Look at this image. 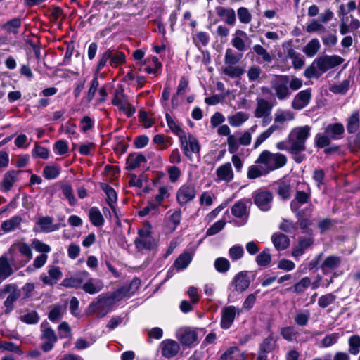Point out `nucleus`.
I'll return each instance as SVG.
<instances>
[{"label": "nucleus", "instance_id": "412c9836", "mask_svg": "<svg viewBox=\"0 0 360 360\" xmlns=\"http://www.w3.org/2000/svg\"><path fill=\"white\" fill-rule=\"evenodd\" d=\"M217 182L225 181L230 182L233 179L234 174L230 162L224 163L220 165L216 169Z\"/></svg>", "mask_w": 360, "mask_h": 360}, {"label": "nucleus", "instance_id": "ddd939ff", "mask_svg": "<svg viewBox=\"0 0 360 360\" xmlns=\"http://www.w3.org/2000/svg\"><path fill=\"white\" fill-rule=\"evenodd\" d=\"M241 309L230 305L221 309L220 326L223 329H229L232 326L236 315H240Z\"/></svg>", "mask_w": 360, "mask_h": 360}, {"label": "nucleus", "instance_id": "052dcab7", "mask_svg": "<svg viewBox=\"0 0 360 360\" xmlns=\"http://www.w3.org/2000/svg\"><path fill=\"white\" fill-rule=\"evenodd\" d=\"M129 289L127 288H121L112 293L107 294L109 299L112 300V304L115 305L116 302L121 300L122 299L127 297Z\"/></svg>", "mask_w": 360, "mask_h": 360}, {"label": "nucleus", "instance_id": "1a4fd4ad", "mask_svg": "<svg viewBox=\"0 0 360 360\" xmlns=\"http://www.w3.org/2000/svg\"><path fill=\"white\" fill-rule=\"evenodd\" d=\"M180 140L184 155L191 159L193 154L200 152V146L198 139L192 134H185Z\"/></svg>", "mask_w": 360, "mask_h": 360}, {"label": "nucleus", "instance_id": "9d476101", "mask_svg": "<svg viewBox=\"0 0 360 360\" xmlns=\"http://www.w3.org/2000/svg\"><path fill=\"white\" fill-rule=\"evenodd\" d=\"M196 195L195 186L191 183H186L180 186L176 192V200L181 206L192 201Z\"/></svg>", "mask_w": 360, "mask_h": 360}, {"label": "nucleus", "instance_id": "aec40b11", "mask_svg": "<svg viewBox=\"0 0 360 360\" xmlns=\"http://www.w3.org/2000/svg\"><path fill=\"white\" fill-rule=\"evenodd\" d=\"M161 354L166 358H172L177 354L180 347L177 342L167 339L163 340L160 344Z\"/></svg>", "mask_w": 360, "mask_h": 360}, {"label": "nucleus", "instance_id": "de8ad7c7", "mask_svg": "<svg viewBox=\"0 0 360 360\" xmlns=\"http://www.w3.org/2000/svg\"><path fill=\"white\" fill-rule=\"evenodd\" d=\"M60 170V167L57 165H46L43 169V176L46 179H54L59 176Z\"/></svg>", "mask_w": 360, "mask_h": 360}, {"label": "nucleus", "instance_id": "ea45409f", "mask_svg": "<svg viewBox=\"0 0 360 360\" xmlns=\"http://www.w3.org/2000/svg\"><path fill=\"white\" fill-rule=\"evenodd\" d=\"M249 118L248 113L239 111L234 115H230L227 117L228 122L232 127H239L246 122Z\"/></svg>", "mask_w": 360, "mask_h": 360}, {"label": "nucleus", "instance_id": "774afa93", "mask_svg": "<svg viewBox=\"0 0 360 360\" xmlns=\"http://www.w3.org/2000/svg\"><path fill=\"white\" fill-rule=\"evenodd\" d=\"M32 246L37 252H41V254L46 255L51 250V247L48 244L44 243L38 239H34L32 240Z\"/></svg>", "mask_w": 360, "mask_h": 360}, {"label": "nucleus", "instance_id": "20e7f679", "mask_svg": "<svg viewBox=\"0 0 360 360\" xmlns=\"http://www.w3.org/2000/svg\"><path fill=\"white\" fill-rule=\"evenodd\" d=\"M8 254L10 262L16 268L25 266L32 257L31 247L23 242L12 245Z\"/></svg>", "mask_w": 360, "mask_h": 360}, {"label": "nucleus", "instance_id": "37998d69", "mask_svg": "<svg viewBox=\"0 0 360 360\" xmlns=\"http://www.w3.org/2000/svg\"><path fill=\"white\" fill-rule=\"evenodd\" d=\"M321 44L317 39H312L303 48V53L308 57H314L319 51Z\"/></svg>", "mask_w": 360, "mask_h": 360}, {"label": "nucleus", "instance_id": "7ed1b4c3", "mask_svg": "<svg viewBox=\"0 0 360 360\" xmlns=\"http://www.w3.org/2000/svg\"><path fill=\"white\" fill-rule=\"evenodd\" d=\"M311 127L309 125L296 127L293 128L289 135L288 141L290 145L289 152L292 154H298L305 150L306 141L309 137Z\"/></svg>", "mask_w": 360, "mask_h": 360}, {"label": "nucleus", "instance_id": "7c9ffc66", "mask_svg": "<svg viewBox=\"0 0 360 360\" xmlns=\"http://www.w3.org/2000/svg\"><path fill=\"white\" fill-rule=\"evenodd\" d=\"M340 262V257L337 256H329L325 259L321 266V268L324 274H328L338 267Z\"/></svg>", "mask_w": 360, "mask_h": 360}, {"label": "nucleus", "instance_id": "3c124183", "mask_svg": "<svg viewBox=\"0 0 360 360\" xmlns=\"http://www.w3.org/2000/svg\"><path fill=\"white\" fill-rule=\"evenodd\" d=\"M267 173L264 166L253 165L248 167L247 175L249 179H254Z\"/></svg>", "mask_w": 360, "mask_h": 360}, {"label": "nucleus", "instance_id": "a211bd4d", "mask_svg": "<svg viewBox=\"0 0 360 360\" xmlns=\"http://www.w3.org/2000/svg\"><path fill=\"white\" fill-rule=\"evenodd\" d=\"M53 221V218L49 216L39 217L37 221V224L39 227V231L44 233H51L58 230L62 226H65V224H61L60 223L55 224Z\"/></svg>", "mask_w": 360, "mask_h": 360}, {"label": "nucleus", "instance_id": "4d7b16f0", "mask_svg": "<svg viewBox=\"0 0 360 360\" xmlns=\"http://www.w3.org/2000/svg\"><path fill=\"white\" fill-rule=\"evenodd\" d=\"M271 261L269 249L264 250L256 257V262L260 266H267Z\"/></svg>", "mask_w": 360, "mask_h": 360}, {"label": "nucleus", "instance_id": "79ce46f5", "mask_svg": "<svg viewBox=\"0 0 360 360\" xmlns=\"http://www.w3.org/2000/svg\"><path fill=\"white\" fill-rule=\"evenodd\" d=\"M21 222L22 218L20 216H14L4 221L1 224V229L6 233L11 232L18 228Z\"/></svg>", "mask_w": 360, "mask_h": 360}, {"label": "nucleus", "instance_id": "13d9d810", "mask_svg": "<svg viewBox=\"0 0 360 360\" xmlns=\"http://www.w3.org/2000/svg\"><path fill=\"white\" fill-rule=\"evenodd\" d=\"M181 220V212L180 210H174L168 217V225L172 231H174L180 224Z\"/></svg>", "mask_w": 360, "mask_h": 360}, {"label": "nucleus", "instance_id": "a878e982", "mask_svg": "<svg viewBox=\"0 0 360 360\" xmlns=\"http://www.w3.org/2000/svg\"><path fill=\"white\" fill-rule=\"evenodd\" d=\"M19 172L8 171L4 176L2 181L0 183V189L2 191H9L14 183L18 181V176Z\"/></svg>", "mask_w": 360, "mask_h": 360}, {"label": "nucleus", "instance_id": "473e14b6", "mask_svg": "<svg viewBox=\"0 0 360 360\" xmlns=\"http://www.w3.org/2000/svg\"><path fill=\"white\" fill-rule=\"evenodd\" d=\"M217 15L221 17L227 24L233 25L236 22V13L231 8L219 7L217 8Z\"/></svg>", "mask_w": 360, "mask_h": 360}, {"label": "nucleus", "instance_id": "c9c22d12", "mask_svg": "<svg viewBox=\"0 0 360 360\" xmlns=\"http://www.w3.org/2000/svg\"><path fill=\"white\" fill-rule=\"evenodd\" d=\"M295 118L294 113L289 110L278 109L274 114V123L283 124Z\"/></svg>", "mask_w": 360, "mask_h": 360}, {"label": "nucleus", "instance_id": "69168bd1", "mask_svg": "<svg viewBox=\"0 0 360 360\" xmlns=\"http://www.w3.org/2000/svg\"><path fill=\"white\" fill-rule=\"evenodd\" d=\"M336 300V296L333 293H328L321 295L318 300V305L321 308H326L333 304Z\"/></svg>", "mask_w": 360, "mask_h": 360}, {"label": "nucleus", "instance_id": "4468645a", "mask_svg": "<svg viewBox=\"0 0 360 360\" xmlns=\"http://www.w3.org/2000/svg\"><path fill=\"white\" fill-rule=\"evenodd\" d=\"M312 98V89L307 88L299 91L293 98L292 108L296 110H301L307 107Z\"/></svg>", "mask_w": 360, "mask_h": 360}, {"label": "nucleus", "instance_id": "6e6d98bb", "mask_svg": "<svg viewBox=\"0 0 360 360\" xmlns=\"http://www.w3.org/2000/svg\"><path fill=\"white\" fill-rule=\"evenodd\" d=\"M305 31L308 33L312 32H325L326 27L323 23L316 19H313L305 27Z\"/></svg>", "mask_w": 360, "mask_h": 360}, {"label": "nucleus", "instance_id": "f8f14e48", "mask_svg": "<svg viewBox=\"0 0 360 360\" xmlns=\"http://www.w3.org/2000/svg\"><path fill=\"white\" fill-rule=\"evenodd\" d=\"M90 274L86 271H78L63 280L61 285L66 288H82Z\"/></svg>", "mask_w": 360, "mask_h": 360}, {"label": "nucleus", "instance_id": "72a5a7b5", "mask_svg": "<svg viewBox=\"0 0 360 360\" xmlns=\"http://www.w3.org/2000/svg\"><path fill=\"white\" fill-rule=\"evenodd\" d=\"M67 309V303L53 305L49 311V319L51 321H56L63 317Z\"/></svg>", "mask_w": 360, "mask_h": 360}, {"label": "nucleus", "instance_id": "338daca9", "mask_svg": "<svg viewBox=\"0 0 360 360\" xmlns=\"http://www.w3.org/2000/svg\"><path fill=\"white\" fill-rule=\"evenodd\" d=\"M288 54L292 59L293 66L295 68H301L304 65V61L303 58L301 57L300 54L297 53L294 49H290Z\"/></svg>", "mask_w": 360, "mask_h": 360}, {"label": "nucleus", "instance_id": "5fc2aeb1", "mask_svg": "<svg viewBox=\"0 0 360 360\" xmlns=\"http://www.w3.org/2000/svg\"><path fill=\"white\" fill-rule=\"evenodd\" d=\"M110 64L112 68H117L125 61V55L123 52L111 50Z\"/></svg>", "mask_w": 360, "mask_h": 360}, {"label": "nucleus", "instance_id": "393cba45", "mask_svg": "<svg viewBox=\"0 0 360 360\" xmlns=\"http://www.w3.org/2000/svg\"><path fill=\"white\" fill-rule=\"evenodd\" d=\"M333 140H338L342 137L345 128L341 123L329 124L324 131Z\"/></svg>", "mask_w": 360, "mask_h": 360}, {"label": "nucleus", "instance_id": "c03bdc74", "mask_svg": "<svg viewBox=\"0 0 360 360\" xmlns=\"http://www.w3.org/2000/svg\"><path fill=\"white\" fill-rule=\"evenodd\" d=\"M19 319L27 324H36L39 321L38 313L33 310H26L21 312Z\"/></svg>", "mask_w": 360, "mask_h": 360}, {"label": "nucleus", "instance_id": "bb28decb", "mask_svg": "<svg viewBox=\"0 0 360 360\" xmlns=\"http://www.w3.org/2000/svg\"><path fill=\"white\" fill-rule=\"evenodd\" d=\"M8 260L9 255L8 253L0 257V283L13 273V269Z\"/></svg>", "mask_w": 360, "mask_h": 360}, {"label": "nucleus", "instance_id": "8fccbe9b", "mask_svg": "<svg viewBox=\"0 0 360 360\" xmlns=\"http://www.w3.org/2000/svg\"><path fill=\"white\" fill-rule=\"evenodd\" d=\"M48 256L46 254H41L37 256L33 261V264L27 267L26 271L32 273L34 270L41 268L46 263Z\"/></svg>", "mask_w": 360, "mask_h": 360}, {"label": "nucleus", "instance_id": "f03ea898", "mask_svg": "<svg viewBox=\"0 0 360 360\" xmlns=\"http://www.w3.org/2000/svg\"><path fill=\"white\" fill-rule=\"evenodd\" d=\"M303 86L302 79L288 75H276L271 82V87L278 100H286L290 98L292 91L300 89Z\"/></svg>", "mask_w": 360, "mask_h": 360}, {"label": "nucleus", "instance_id": "e2e57ef3", "mask_svg": "<svg viewBox=\"0 0 360 360\" xmlns=\"http://www.w3.org/2000/svg\"><path fill=\"white\" fill-rule=\"evenodd\" d=\"M332 140L325 131L323 134L319 133L315 136L316 146L321 148L329 146Z\"/></svg>", "mask_w": 360, "mask_h": 360}, {"label": "nucleus", "instance_id": "58836bf2", "mask_svg": "<svg viewBox=\"0 0 360 360\" xmlns=\"http://www.w3.org/2000/svg\"><path fill=\"white\" fill-rule=\"evenodd\" d=\"M102 188L107 196V203L112 211H115V203L117 199L115 191L110 186L105 184L102 185Z\"/></svg>", "mask_w": 360, "mask_h": 360}, {"label": "nucleus", "instance_id": "f3484780", "mask_svg": "<svg viewBox=\"0 0 360 360\" xmlns=\"http://www.w3.org/2000/svg\"><path fill=\"white\" fill-rule=\"evenodd\" d=\"M62 276L63 274L59 267L49 266L48 267L47 274H41L40 275V279L45 285H53L62 278Z\"/></svg>", "mask_w": 360, "mask_h": 360}, {"label": "nucleus", "instance_id": "2eb2a0df", "mask_svg": "<svg viewBox=\"0 0 360 360\" xmlns=\"http://www.w3.org/2000/svg\"><path fill=\"white\" fill-rule=\"evenodd\" d=\"M254 202L262 211H268L271 207L273 199L272 194L266 191H257L255 192Z\"/></svg>", "mask_w": 360, "mask_h": 360}, {"label": "nucleus", "instance_id": "423d86ee", "mask_svg": "<svg viewBox=\"0 0 360 360\" xmlns=\"http://www.w3.org/2000/svg\"><path fill=\"white\" fill-rule=\"evenodd\" d=\"M112 300L109 299L108 295L101 294L93 301L86 309L88 315L96 314L101 318L107 315L113 309Z\"/></svg>", "mask_w": 360, "mask_h": 360}, {"label": "nucleus", "instance_id": "4c0bfd02", "mask_svg": "<svg viewBox=\"0 0 360 360\" xmlns=\"http://www.w3.org/2000/svg\"><path fill=\"white\" fill-rule=\"evenodd\" d=\"M89 217L91 223L97 227L104 224L105 220L99 209L96 207H92L89 211Z\"/></svg>", "mask_w": 360, "mask_h": 360}, {"label": "nucleus", "instance_id": "a19ab883", "mask_svg": "<svg viewBox=\"0 0 360 360\" xmlns=\"http://www.w3.org/2000/svg\"><path fill=\"white\" fill-rule=\"evenodd\" d=\"M279 129V126L277 124H271L267 129L262 132L256 139L254 143V148H257L263 142H264L268 138H269L272 134L276 130Z\"/></svg>", "mask_w": 360, "mask_h": 360}, {"label": "nucleus", "instance_id": "c85d7f7f", "mask_svg": "<svg viewBox=\"0 0 360 360\" xmlns=\"http://www.w3.org/2000/svg\"><path fill=\"white\" fill-rule=\"evenodd\" d=\"M360 127V116L357 110L354 111L347 118L346 128L349 134H354L358 131Z\"/></svg>", "mask_w": 360, "mask_h": 360}, {"label": "nucleus", "instance_id": "c756f323", "mask_svg": "<svg viewBox=\"0 0 360 360\" xmlns=\"http://www.w3.org/2000/svg\"><path fill=\"white\" fill-rule=\"evenodd\" d=\"M247 39V34L242 30H238L233 36L231 44L233 47L240 51L246 49L245 40Z\"/></svg>", "mask_w": 360, "mask_h": 360}, {"label": "nucleus", "instance_id": "dca6fc26", "mask_svg": "<svg viewBox=\"0 0 360 360\" xmlns=\"http://www.w3.org/2000/svg\"><path fill=\"white\" fill-rule=\"evenodd\" d=\"M3 292L9 293L4 302V306L6 308V312L9 313L13 309L14 302L20 297V290L15 285L8 284L4 286Z\"/></svg>", "mask_w": 360, "mask_h": 360}, {"label": "nucleus", "instance_id": "864d4df0", "mask_svg": "<svg viewBox=\"0 0 360 360\" xmlns=\"http://www.w3.org/2000/svg\"><path fill=\"white\" fill-rule=\"evenodd\" d=\"M223 72L231 78H235L240 77L243 74L244 70L239 66L227 65L223 68Z\"/></svg>", "mask_w": 360, "mask_h": 360}, {"label": "nucleus", "instance_id": "603ef678", "mask_svg": "<svg viewBox=\"0 0 360 360\" xmlns=\"http://www.w3.org/2000/svg\"><path fill=\"white\" fill-rule=\"evenodd\" d=\"M158 211L159 205L153 200H150L148 202L147 206L139 211V215L140 217H145L148 214L155 215L158 212Z\"/></svg>", "mask_w": 360, "mask_h": 360}, {"label": "nucleus", "instance_id": "09e8293b", "mask_svg": "<svg viewBox=\"0 0 360 360\" xmlns=\"http://www.w3.org/2000/svg\"><path fill=\"white\" fill-rule=\"evenodd\" d=\"M349 354L352 355H357L360 352V336L358 335H353L349 337L348 340Z\"/></svg>", "mask_w": 360, "mask_h": 360}, {"label": "nucleus", "instance_id": "2f4dec72", "mask_svg": "<svg viewBox=\"0 0 360 360\" xmlns=\"http://www.w3.org/2000/svg\"><path fill=\"white\" fill-rule=\"evenodd\" d=\"M193 254L185 252L180 255L174 262L173 266L179 271L185 269L191 262Z\"/></svg>", "mask_w": 360, "mask_h": 360}, {"label": "nucleus", "instance_id": "4be33fe9", "mask_svg": "<svg viewBox=\"0 0 360 360\" xmlns=\"http://www.w3.org/2000/svg\"><path fill=\"white\" fill-rule=\"evenodd\" d=\"M177 338L184 345L191 346L198 340L197 333L189 328H181L177 331Z\"/></svg>", "mask_w": 360, "mask_h": 360}, {"label": "nucleus", "instance_id": "0eeeda50", "mask_svg": "<svg viewBox=\"0 0 360 360\" xmlns=\"http://www.w3.org/2000/svg\"><path fill=\"white\" fill-rule=\"evenodd\" d=\"M134 243L139 251L153 250L157 246V242L151 235L150 226L148 224L139 229L138 237L135 239Z\"/></svg>", "mask_w": 360, "mask_h": 360}, {"label": "nucleus", "instance_id": "680f3d73", "mask_svg": "<svg viewBox=\"0 0 360 360\" xmlns=\"http://www.w3.org/2000/svg\"><path fill=\"white\" fill-rule=\"evenodd\" d=\"M214 267L219 273H226L230 269L229 261L224 257H218L214 261Z\"/></svg>", "mask_w": 360, "mask_h": 360}, {"label": "nucleus", "instance_id": "e433bc0d", "mask_svg": "<svg viewBox=\"0 0 360 360\" xmlns=\"http://www.w3.org/2000/svg\"><path fill=\"white\" fill-rule=\"evenodd\" d=\"M271 240L277 250H283L289 245L288 238L281 233H276L271 237Z\"/></svg>", "mask_w": 360, "mask_h": 360}, {"label": "nucleus", "instance_id": "0e129e2a", "mask_svg": "<svg viewBox=\"0 0 360 360\" xmlns=\"http://www.w3.org/2000/svg\"><path fill=\"white\" fill-rule=\"evenodd\" d=\"M0 349L14 352L18 355H22L23 354L20 347L11 342H0Z\"/></svg>", "mask_w": 360, "mask_h": 360}, {"label": "nucleus", "instance_id": "f257e3e1", "mask_svg": "<svg viewBox=\"0 0 360 360\" xmlns=\"http://www.w3.org/2000/svg\"><path fill=\"white\" fill-rule=\"evenodd\" d=\"M344 61V59L338 55H323L317 57L304 72L307 79L319 78L328 70L334 68Z\"/></svg>", "mask_w": 360, "mask_h": 360}, {"label": "nucleus", "instance_id": "cd10ccee", "mask_svg": "<svg viewBox=\"0 0 360 360\" xmlns=\"http://www.w3.org/2000/svg\"><path fill=\"white\" fill-rule=\"evenodd\" d=\"M146 162V157L141 153L130 154L127 159L126 169L133 170L139 167L143 163Z\"/></svg>", "mask_w": 360, "mask_h": 360}, {"label": "nucleus", "instance_id": "6ab92c4d", "mask_svg": "<svg viewBox=\"0 0 360 360\" xmlns=\"http://www.w3.org/2000/svg\"><path fill=\"white\" fill-rule=\"evenodd\" d=\"M250 283L251 281L248 273L247 271H241L234 276L232 285L236 291L242 292L249 288Z\"/></svg>", "mask_w": 360, "mask_h": 360}, {"label": "nucleus", "instance_id": "9b49d317", "mask_svg": "<svg viewBox=\"0 0 360 360\" xmlns=\"http://www.w3.org/2000/svg\"><path fill=\"white\" fill-rule=\"evenodd\" d=\"M41 339L45 342L41 345L44 352H47L52 349L55 342L57 341V337L55 332L51 328L48 322H43L41 324Z\"/></svg>", "mask_w": 360, "mask_h": 360}, {"label": "nucleus", "instance_id": "5701e85b", "mask_svg": "<svg viewBox=\"0 0 360 360\" xmlns=\"http://www.w3.org/2000/svg\"><path fill=\"white\" fill-rule=\"evenodd\" d=\"M103 288L101 281L94 279L90 276L84 283L82 289L86 293L93 295L100 292Z\"/></svg>", "mask_w": 360, "mask_h": 360}, {"label": "nucleus", "instance_id": "bf43d9fd", "mask_svg": "<svg viewBox=\"0 0 360 360\" xmlns=\"http://www.w3.org/2000/svg\"><path fill=\"white\" fill-rule=\"evenodd\" d=\"M350 82L345 79L340 84L333 85L329 88L330 91L337 94H345L349 89Z\"/></svg>", "mask_w": 360, "mask_h": 360}, {"label": "nucleus", "instance_id": "6e6552de", "mask_svg": "<svg viewBox=\"0 0 360 360\" xmlns=\"http://www.w3.org/2000/svg\"><path fill=\"white\" fill-rule=\"evenodd\" d=\"M273 106L264 98L257 99V106L254 112V115L257 118H262V126L265 127L271 120L270 117Z\"/></svg>", "mask_w": 360, "mask_h": 360}, {"label": "nucleus", "instance_id": "a18cd8bd", "mask_svg": "<svg viewBox=\"0 0 360 360\" xmlns=\"http://www.w3.org/2000/svg\"><path fill=\"white\" fill-rule=\"evenodd\" d=\"M167 124L169 129L181 139L186 134L179 124L175 121L169 114H166Z\"/></svg>", "mask_w": 360, "mask_h": 360}, {"label": "nucleus", "instance_id": "49530a36", "mask_svg": "<svg viewBox=\"0 0 360 360\" xmlns=\"http://www.w3.org/2000/svg\"><path fill=\"white\" fill-rule=\"evenodd\" d=\"M145 63L147 64L146 71L149 74H156L162 67L161 63L156 56L148 58Z\"/></svg>", "mask_w": 360, "mask_h": 360}, {"label": "nucleus", "instance_id": "f704fd0d", "mask_svg": "<svg viewBox=\"0 0 360 360\" xmlns=\"http://www.w3.org/2000/svg\"><path fill=\"white\" fill-rule=\"evenodd\" d=\"M127 102V98L124 93V89L122 86H119L115 90L112 103L120 109L126 106Z\"/></svg>", "mask_w": 360, "mask_h": 360}, {"label": "nucleus", "instance_id": "39448f33", "mask_svg": "<svg viewBox=\"0 0 360 360\" xmlns=\"http://www.w3.org/2000/svg\"><path fill=\"white\" fill-rule=\"evenodd\" d=\"M287 158L285 155L279 153H273L269 150L262 151L255 161V163L264 167L269 173L285 165Z\"/></svg>", "mask_w": 360, "mask_h": 360}, {"label": "nucleus", "instance_id": "b1692460", "mask_svg": "<svg viewBox=\"0 0 360 360\" xmlns=\"http://www.w3.org/2000/svg\"><path fill=\"white\" fill-rule=\"evenodd\" d=\"M220 360H247L246 356L237 347H230L221 355Z\"/></svg>", "mask_w": 360, "mask_h": 360}]
</instances>
